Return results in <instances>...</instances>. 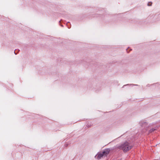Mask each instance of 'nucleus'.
<instances>
[{
  "mask_svg": "<svg viewBox=\"0 0 160 160\" xmlns=\"http://www.w3.org/2000/svg\"><path fill=\"white\" fill-rule=\"evenodd\" d=\"M119 148L124 152H127L130 149L132 148V146L130 145L128 142H126L120 146Z\"/></svg>",
  "mask_w": 160,
  "mask_h": 160,
  "instance_id": "1",
  "label": "nucleus"
},
{
  "mask_svg": "<svg viewBox=\"0 0 160 160\" xmlns=\"http://www.w3.org/2000/svg\"><path fill=\"white\" fill-rule=\"evenodd\" d=\"M109 152L110 150L109 149H106L102 152L104 156H106L109 153Z\"/></svg>",
  "mask_w": 160,
  "mask_h": 160,
  "instance_id": "2",
  "label": "nucleus"
},
{
  "mask_svg": "<svg viewBox=\"0 0 160 160\" xmlns=\"http://www.w3.org/2000/svg\"><path fill=\"white\" fill-rule=\"evenodd\" d=\"M103 156H104V155H103L102 152L98 153L97 154L96 157L97 156V158L98 159H99L102 157Z\"/></svg>",
  "mask_w": 160,
  "mask_h": 160,
  "instance_id": "3",
  "label": "nucleus"
},
{
  "mask_svg": "<svg viewBox=\"0 0 160 160\" xmlns=\"http://www.w3.org/2000/svg\"><path fill=\"white\" fill-rule=\"evenodd\" d=\"M152 5V3H150V2H149L148 3V5L149 6H151Z\"/></svg>",
  "mask_w": 160,
  "mask_h": 160,
  "instance_id": "4",
  "label": "nucleus"
}]
</instances>
